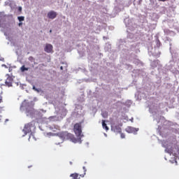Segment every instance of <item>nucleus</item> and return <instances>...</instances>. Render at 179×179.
<instances>
[{"label": "nucleus", "instance_id": "obj_1", "mask_svg": "<svg viewBox=\"0 0 179 179\" xmlns=\"http://www.w3.org/2000/svg\"><path fill=\"white\" fill-rule=\"evenodd\" d=\"M60 137L64 141H71L73 143H78V142H80V138L78 137L76 138L75 136L71 133H68L67 131H63L60 133Z\"/></svg>", "mask_w": 179, "mask_h": 179}, {"label": "nucleus", "instance_id": "obj_2", "mask_svg": "<svg viewBox=\"0 0 179 179\" xmlns=\"http://www.w3.org/2000/svg\"><path fill=\"white\" fill-rule=\"evenodd\" d=\"M73 131L77 138L81 141L82 138H83V134H82V122L76 123L73 126Z\"/></svg>", "mask_w": 179, "mask_h": 179}, {"label": "nucleus", "instance_id": "obj_3", "mask_svg": "<svg viewBox=\"0 0 179 179\" xmlns=\"http://www.w3.org/2000/svg\"><path fill=\"white\" fill-rule=\"evenodd\" d=\"M121 127H122V124H113L111 126V131L115 132V134H121L122 131V129H121Z\"/></svg>", "mask_w": 179, "mask_h": 179}, {"label": "nucleus", "instance_id": "obj_4", "mask_svg": "<svg viewBox=\"0 0 179 179\" xmlns=\"http://www.w3.org/2000/svg\"><path fill=\"white\" fill-rule=\"evenodd\" d=\"M32 127H33V124L31 123H27V124L24 125L23 131L24 132L25 135H27V134H30V132H31Z\"/></svg>", "mask_w": 179, "mask_h": 179}, {"label": "nucleus", "instance_id": "obj_5", "mask_svg": "<svg viewBox=\"0 0 179 179\" xmlns=\"http://www.w3.org/2000/svg\"><path fill=\"white\" fill-rule=\"evenodd\" d=\"M164 148L165 152H166V153H169V155H176V153H174V152L173 151V147H171V144H166V145H164Z\"/></svg>", "mask_w": 179, "mask_h": 179}, {"label": "nucleus", "instance_id": "obj_6", "mask_svg": "<svg viewBox=\"0 0 179 179\" xmlns=\"http://www.w3.org/2000/svg\"><path fill=\"white\" fill-rule=\"evenodd\" d=\"M7 76H8V77L6 80L5 84L8 87H12V83L13 82V78L11 76H10L9 74H7Z\"/></svg>", "mask_w": 179, "mask_h": 179}, {"label": "nucleus", "instance_id": "obj_7", "mask_svg": "<svg viewBox=\"0 0 179 179\" xmlns=\"http://www.w3.org/2000/svg\"><path fill=\"white\" fill-rule=\"evenodd\" d=\"M52 48H53L52 45H51L50 43H46L45 47L44 48V51L45 52H48V54H50L51 52H53Z\"/></svg>", "mask_w": 179, "mask_h": 179}, {"label": "nucleus", "instance_id": "obj_8", "mask_svg": "<svg viewBox=\"0 0 179 179\" xmlns=\"http://www.w3.org/2000/svg\"><path fill=\"white\" fill-rule=\"evenodd\" d=\"M138 131H139V129H136L132 127L126 128V131H127L128 134H135L136 132H138Z\"/></svg>", "mask_w": 179, "mask_h": 179}, {"label": "nucleus", "instance_id": "obj_9", "mask_svg": "<svg viewBox=\"0 0 179 179\" xmlns=\"http://www.w3.org/2000/svg\"><path fill=\"white\" fill-rule=\"evenodd\" d=\"M48 17L49 19H55L57 17V12L51 10L48 13Z\"/></svg>", "mask_w": 179, "mask_h": 179}, {"label": "nucleus", "instance_id": "obj_10", "mask_svg": "<svg viewBox=\"0 0 179 179\" xmlns=\"http://www.w3.org/2000/svg\"><path fill=\"white\" fill-rule=\"evenodd\" d=\"M70 177H72L73 179H80V177H79V174L76 173L71 174Z\"/></svg>", "mask_w": 179, "mask_h": 179}, {"label": "nucleus", "instance_id": "obj_11", "mask_svg": "<svg viewBox=\"0 0 179 179\" xmlns=\"http://www.w3.org/2000/svg\"><path fill=\"white\" fill-rule=\"evenodd\" d=\"M102 127L103 129H106V131H108L109 128L107 126V124H106V120H102Z\"/></svg>", "mask_w": 179, "mask_h": 179}, {"label": "nucleus", "instance_id": "obj_12", "mask_svg": "<svg viewBox=\"0 0 179 179\" xmlns=\"http://www.w3.org/2000/svg\"><path fill=\"white\" fill-rule=\"evenodd\" d=\"M20 71H22V72H26V71H29V67H26L24 65H23V66H22L21 67H20Z\"/></svg>", "mask_w": 179, "mask_h": 179}, {"label": "nucleus", "instance_id": "obj_13", "mask_svg": "<svg viewBox=\"0 0 179 179\" xmlns=\"http://www.w3.org/2000/svg\"><path fill=\"white\" fill-rule=\"evenodd\" d=\"M17 20H19V22H24V16L17 17Z\"/></svg>", "mask_w": 179, "mask_h": 179}, {"label": "nucleus", "instance_id": "obj_14", "mask_svg": "<svg viewBox=\"0 0 179 179\" xmlns=\"http://www.w3.org/2000/svg\"><path fill=\"white\" fill-rule=\"evenodd\" d=\"M119 134H120V138H122V139H124L125 134L124 133H122V131Z\"/></svg>", "mask_w": 179, "mask_h": 179}, {"label": "nucleus", "instance_id": "obj_15", "mask_svg": "<svg viewBox=\"0 0 179 179\" xmlns=\"http://www.w3.org/2000/svg\"><path fill=\"white\" fill-rule=\"evenodd\" d=\"M102 117H103V118H107V117H108V115L107 114V113H102Z\"/></svg>", "mask_w": 179, "mask_h": 179}, {"label": "nucleus", "instance_id": "obj_16", "mask_svg": "<svg viewBox=\"0 0 179 179\" xmlns=\"http://www.w3.org/2000/svg\"><path fill=\"white\" fill-rule=\"evenodd\" d=\"M18 26H19V27H22V26H23V23L22 22H20L18 24Z\"/></svg>", "mask_w": 179, "mask_h": 179}, {"label": "nucleus", "instance_id": "obj_17", "mask_svg": "<svg viewBox=\"0 0 179 179\" xmlns=\"http://www.w3.org/2000/svg\"><path fill=\"white\" fill-rule=\"evenodd\" d=\"M33 90H35L36 92H38V90H37V88H36V87H33Z\"/></svg>", "mask_w": 179, "mask_h": 179}, {"label": "nucleus", "instance_id": "obj_18", "mask_svg": "<svg viewBox=\"0 0 179 179\" xmlns=\"http://www.w3.org/2000/svg\"><path fill=\"white\" fill-rule=\"evenodd\" d=\"M159 2H166L167 0H158Z\"/></svg>", "mask_w": 179, "mask_h": 179}, {"label": "nucleus", "instance_id": "obj_19", "mask_svg": "<svg viewBox=\"0 0 179 179\" xmlns=\"http://www.w3.org/2000/svg\"><path fill=\"white\" fill-rule=\"evenodd\" d=\"M18 10H19V12H22V7H19Z\"/></svg>", "mask_w": 179, "mask_h": 179}, {"label": "nucleus", "instance_id": "obj_20", "mask_svg": "<svg viewBox=\"0 0 179 179\" xmlns=\"http://www.w3.org/2000/svg\"><path fill=\"white\" fill-rule=\"evenodd\" d=\"M60 69H61V71H63V70H64V67H63V66H61V67H60Z\"/></svg>", "mask_w": 179, "mask_h": 179}, {"label": "nucleus", "instance_id": "obj_21", "mask_svg": "<svg viewBox=\"0 0 179 179\" xmlns=\"http://www.w3.org/2000/svg\"><path fill=\"white\" fill-rule=\"evenodd\" d=\"M0 103H2V98L0 99Z\"/></svg>", "mask_w": 179, "mask_h": 179}, {"label": "nucleus", "instance_id": "obj_22", "mask_svg": "<svg viewBox=\"0 0 179 179\" xmlns=\"http://www.w3.org/2000/svg\"><path fill=\"white\" fill-rule=\"evenodd\" d=\"M177 134H179V129H178V130H177Z\"/></svg>", "mask_w": 179, "mask_h": 179}, {"label": "nucleus", "instance_id": "obj_23", "mask_svg": "<svg viewBox=\"0 0 179 179\" xmlns=\"http://www.w3.org/2000/svg\"><path fill=\"white\" fill-rule=\"evenodd\" d=\"M50 33H52V30L50 29Z\"/></svg>", "mask_w": 179, "mask_h": 179}, {"label": "nucleus", "instance_id": "obj_24", "mask_svg": "<svg viewBox=\"0 0 179 179\" xmlns=\"http://www.w3.org/2000/svg\"><path fill=\"white\" fill-rule=\"evenodd\" d=\"M80 177H84L83 175H80Z\"/></svg>", "mask_w": 179, "mask_h": 179}, {"label": "nucleus", "instance_id": "obj_25", "mask_svg": "<svg viewBox=\"0 0 179 179\" xmlns=\"http://www.w3.org/2000/svg\"><path fill=\"white\" fill-rule=\"evenodd\" d=\"M0 27H1V21H0Z\"/></svg>", "mask_w": 179, "mask_h": 179}]
</instances>
